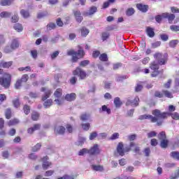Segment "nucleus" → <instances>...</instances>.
Wrapping results in <instances>:
<instances>
[{"label":"nucleus","instance_id":"39","mask_svg":"<svg viewBox=\"0 0 179 179\" xmlns=\"http://www.w3.org/2000/svg\"><path fill=\"white\" fill-rule=\"evenodd\" d=\"M20 13L22 17H29L30 16V14L29 13V11L24 10H21Z\"/></svg>","mask_w":179,"mask_h":179},{"label":"nucleus","instance_id":"35","mask_svg":"<svg viewBox=\"0 0 179 179\" xmlns=\"http://www.w3.org/2000/svg\"><path fill=\"white\" fill-rule=\"evenodd\" d=\"M1 17H10V13L3 11L0 13Z\"/></svg>","mask_w":179,"mask_h":179},{"label":"nucleus","instance_id":"16","mask_svg":"<svg viewBox=\"0 0 179 179\" xmlns=\"http://www.w3.org/2000/svg\"><path fill=\"white\" fill-rule=\"evenodd\" d=\"M13 64V62H3L1 61L0 62V66L1 68H10V66H12V64Z\"/></svg>","mask_w":179,"mask_h":179},{"label":"nucleus","instance_id":"54","mask_svg":"<svg viewBox=\"0 0 179 179\" xmlns=\"http://www.w3.org/2000/svg\"><path fill=\"white\" fill-rule=\"evenodd\" d=\"M86 141V138H80L79 141L76 143L77 145H83V143Z\"/></svg>","mask_w":179,"mask_h":179},{"label":"nucleus","instance_id":"45","mask_svg":"<svg viewBox=\"0 0 179 179\" xmlns=\"http://www.w3.org/2000/svg\"><path fill=\"white\" fill-rule=\"evenodd\" d=\"M158 138H159V139H160V141L165 140L166 139V132L162 131L161 133H159V134L158 135Z\"/></svg>","mask_w":179,"mask_h":179},{"label":"nucleus","instance_id":"60","mask_svg":"<svg viewBox=\"0 0 179 179\" xmlns=\"http://www.w3.org/2000/svg\"><path fill=\"white\" fill-rule=\"evenodd\" d=\"M171 10L172 13H179V9L177 7H171Z\"/></svg>","mask_w":179,"mask_h":179},{"label":"nucleus","instance_id":"46","mask_svg":"<svg viewBox=\"0 0 179 179\" xmlns=\"http://www.w3.org/2000/svg\"><path fill=\"white\" fill-rule=\"evenodd\" d=\"M13 103L14 107H15L16 108H17L20 106V102L19 101L18 99L13 100Z\"/></svg>","mask_w":179,"mask_h":179},{"label":"nucleus","instance_id":"50","mask_svg":"<svg viewBox=\"0 0 179 179\" xmlns=\"http://www.w3.org/2000/svg\"><path fill=\"white\" fill-rule=\"evenodd\" d=\"M170 29L172 31H179V26L177 25H171Z\"/></svg>","mask_w":179,"mask_h":179},{"label":"nucleus","instance_id":"51","mask_svg":"<svg viewBox=\"0 0 179 179\" xmlns=\"http://www.w3.org/2000/svg\"><path fill=\"white\" fill-rule=\"evenodd\" d=\"M21 86H22V81L20 80H17L15 85V89H20Z\"/></svg>","mask_w":179,"mask_h":179},{"label":"nucleus","instance_id":"33","mask_svg":"<svg viewBox=\"0 0 179 179\" xmlns=\"http://www.w3.org/2000/svg\"><path fill=\"white\" fill-rule=\"evenodd\" d=\"M114 104L115 106V107H121V101L120 100L119 97H117L114 100Z\"/></svg>","mask_w":179,"mask_h":179},{"label":"nucleus","instance_id":"21","mask_svg":"<svg viewBox=\"0 0 179 179\" xmlns=\"http://www.w3.org/2000/svg\"><path fill=\"white\" fill-rule=\"evenodd\" d=\"M54 96L55 97L59 99V97L62 96V90L61 88L57 89L56 91L54 92Z\"/></svg>","mask_w":179,"mask_h":179},{"label":"nucleus","instance_id":"63","mask_svg":"<svg viewBox=\"0 0 179 179\" xmlns=\"http://www.w3.org/2000/svg\"><path fill=\"white\" fill-rule=\"evenodd\" d=\"M31 55L33 57V58H37V50H31Z\"/></svg>","mask_w":179,"mask_h":179},{"label":"nucleus","instance_id":"38","mask_svg":"<svg viewBox=\"0 0 179 179\" xmlns=\"http://www.w3.org/2000/svg\"><path fill=\"white\" fill-rule=\"evenodd\" d=\"M89 118H90V115H87L86 113H84L80 116V120L82 121H87Z\"/></svg>","mask_w":179,"mask_h":179},{"label":"nucleus","instance_id":"8","mask_svg":"<svg viewBox=\"0 0 179 179\" xmlns=\"http://www.w3.org/2000/svg\"><path fill=\"white\" fill-rule=\"evenodd\" d=\"M100 152V148H99V145L97 144H94L90 150H88L89 155H99Z\"/></svg>","mask_w":179,"mask_h":179},{"label":"nucleus","instance_id":"36","mask_svg":"<svg viewBox=\"0 0 179 179\" xmlns=\"http://www.w3.org/2000/svg\"><path fill=\"white\" fill-rule=\"evenodd\" d=\"M178 177H179V169L176 170V171H175V173H173V174L171 176L170 178H171V179H176V178H178Z\"/></svg>","mask_w":179,"mask_h":179},{"label":"nucleus","instance_id":"10","mask_svg":"<svg viewBox=\"0 0 179 179\" xmlns=\"http://www.w3.org/2000/svg\"><path fill=\"white\" fill-rule=\"evenodd\" d=\"M97 12V7L92 6L88 12H84L83 13V16H92V15H94Z\"/></svg>","mask_w":179,"mask_h":179},{"label":"nucleus","instance_id":"25","mask_svg":"<svg viewBox=\"0 0 179 179\" xmlns=\"http://www.w3.org/2000/svg\"><path fill=\"white\" fill-rule=\"evenodd\" d=\"M129 148H130V149L131 148H134V151L135 152V153H139V151H140L139 147L136 146V145L134 143L131 142L130 143V147Z\"/></svg>","mask_w":179,"mask_h":179},{"label":"nucleus","instance_id":"31","mask_svg":"<svg viewBox=\"0 0 179 179\" xmlns=\"http://www.w3.org/2000/svg\"><path fill=\"white\" fill-rule=\"evenodd\" d=\"M15 30H16L18 32L22 31L23 30V27H22V24H15L14 26Z\"/></svg>","mask_w":179,"mask_h":179},{"label":"nucleus","instance_id":"55","mask_svg":"<svg viewBox=\"0 0 179 179\" xmlns=\"http://www.w3.org/2000/svg\"><path fill=\"white\" fill-rule=\"evenodd\" d=\"M40 148H41V144L38 143L33 148V151L37 152V150H40Z\"/></svg>","mask_w":179,"mask_h":179},{"label":"nucleus","instance_id":"59","mask_svg":"<svg viewBox=\"0 0 179 179\" xmlns=\"http://www.w3.org/2000/svg\"><path fill=\"white\" fill-rule=\"evenodd\" d=\"M100 55V52L99 50H95L92 53V57L94 58H97Z\"/></svg>","mask_w":179,"mask_h":179},{"label":"nucleus","instance_id":"28","mask_svg":"<svg viewBox=\"0 0 179 179\" xmlns=\"http://www.w3.org/2000/svg\"><path fill=\"white\" fill-rule=\"evenodd\" d=\"M19 47V42H17V40L14 39L11 44V48L12 50H15V48H17Z\"/></svg>","mask_w":179,"mask_h":179},{"label":"nucleus","instance_id":"47","mask_svg":"<svg viewBox=\"0 0 179 179\" xmlns=\"http://www.w3.org/2000/svg\"><path fill=\"white\" fill-rule=\"evenodd\" d=\"M120 138V134L118 133H114L110 138L112 141H114L115 139H118Z\"/></svg>","mask_w":179,"mask_h":179},{"label":"nucleus","instance_id":"56","mask_svg":"<svg viewBox=\"0 0 179 179\" xmlns=\"http://www.w3.org/2000/svg\"><path fill=\"white\" fill-rule=\"evenodd\" d=\"M171 117L173 118V120H179V114L177 113H172L171 115Z\"/></svg>","mask_w":179,"mask_h":179},{"label":"nucleus","instance_id":"15","mask_svg":"<svg viewBox=\"0 0 179 179\" xmlns=\"http://www.w3.org/2000/svg\"><path fill=\"white\" fill-rule=\"evenodd\" d=\"M81 13L80 11H76L74 12V16L76 17V22H78V23H80V22H82V20H83V17L81 16Z\"/></svg>","mask_w":179,"mask_h":179},{"label":"nucleus","instance_id":"62","mask_svg":"<svg viewBox=\"0 0 179 179\" xmlns=\"http://www.w3.org/2000/svg\"><path fill=\"white\" fill-rule=\"evenodd\" d=\"M52 29H55V24L50 23L48 25V30H52Z\"/></svg>","mask_w":179,"mask_h":179},{"label":"nucleus","instance_id":"24","mask_svg":"<svg viewBox=\"0 0 179 179\" xmlns=\"http://www.w3.org/2000/svg\"><path fill=\"white\" fill-rule=\"evenodd\" d=\"M87 34H89V29H87L86 27H83L81 29V36H83V37H86Z\"/></svg>","mask_w":179,"mask_h":179},{"label":"nucleus","instance_id":"11","mask_svg":"<svg viewBox=\"0 0 179 179\" xmlns=\"http://www.w3.org/2000/svg\"><path fill=\"white\" fill-rule=\"evenodd\" d=\"M162 16V17H167L169 23H172L176 18V15H174V14H169L167 13H163Z\"/></svg>","mask_w":179,"mask_h":179},{"label":"nucleus","instance_id":"43","mask_svg":"<svg viewBox=\"0 0 179 179\" xmlns=\"http://www.w3.org/2000/svg\"><path fill=\"white\" fill-rule=\"evenodd\" d=\"M163 94H164V96L166 97H168L169 99H173V94H171V92L167 90L163 91Z\"/></svg>","mask_w":179,"mask_h":179},{"label":"nucleus","instance_id":"4","mask_svg":"<svg viewBox=\"0 0 179 179\" xmlns=\"http://www.w3.org/2000/svg\"><path fill=\"white\" fill-rule=\"evenodd\" d=\"M0 85L3 87H9L10 85V75L6 73L3 78H0Z\"/></svg>","mask_w":179,"mask_h":179},{"label":"nucleus","instance_id":"26","mask_svg":"<svg viewBox=\"0 0 179 179\" xmlns=\"http://www.w3.org/2000/svg\"><path fill=\"white\" fill-rule=\"evenodd\" d=\"M93 170H95V171H103L104 169L102 166L100 165H92Z\"/></svg>","mask_w":179,"mask_h":179},{"label":"nucleus","instance_id":"30","mask_svg":"<svg viewBox=\"0 0 179 179\" xmlns=\"http://www.w3.org/2000/svg\"><path fill=\"white\" fill-rule=\"evenodd\" d=\"M168 145H169V140L167 139L162 140L161 148H167Z\"/></svg>","mask_w":179,"mask_h":179},{"label":"nucleus","instance_id":"49","mask_svg":"<svg viewBox=\"0 0 179 179\" xmlns=\"http://www.w3.org/2000/svg\"><path fill=\"white\" fill-rule=\"evenodd\" d=\"M178 43V41L173 40L169 43V45H170V47L174 48V47H176V45H177Z\"/></svg>","mask_w":179,"mask_h":179},{"label":"nucleus","instance_id":"40","mask_svg":"<svg viewBox=\"0 0 179 179\" xmlns=\"http://www.w3.org/2000/svg\"><path fill=\"white\" fill-rule=\"evenodd\" d=\"M17 124H19V120L14 119L8 122V126L12 127V125H16Z\"/></svg>","mask_w":179,"mask_h":179},{"label":"nucleus","instance_id":"19","mask_svg":"<svg viewBox=\"0 0 179 179\" xmlns=\"http://www.w3.org/2000/svg\"><path fill=\"white\" fill-rule=\"evenodd\" d=\"M55 134H62L65 132V129L62 126L57 127L55 129Z\"/></svg>","mask_w":179,"mask_h":179},{"label":"nucleus","instance_id":"27","mask_svg":"<svg viewBox=\"0 0 179 179\" xmlns=\"http://www.w3.org/2000/svg\"><path fill=\"white\" fill-rule=\"evenodd\" d=\"M135 13V10L132 8H129L126 10L127 16H132Z\"/></svg>","mask_w":179,"mask_h":179},{"label":"nucleus","instance_id":"58","mask_svg":"<svg viewBox=\"0 0 179 179\" xmlns=\"http://www.w3.org/2000/svg\"><path fill=\"white\" fill-rule=\"evenodd\" d=\"M18 70L21 72L23 71H26L27 72H29V71H30V66L20 67L18 69Z\"/></svg>","mask_w":179,"mask_h":179},{"label":"nucleus","instance_id":"44","mask_svg":"<svg viewBox=\"0 0 179 179\" xmlns=\"http://www.w3.org/2000/svg\"><path fill=\"white\" fill-rule=\"evenodd\" d=\"M171 157L173 159H176V160H179V152H173L171 153Z\"/></svg>","mask_w":179,"mask_h":179},{"label":"nucleus","instance_id":"23","mask_svg":"<svg viewBox=\"0 0 179 179\" xmlns=\"http://www.w3.org/2000/svg\"><path fill=\"white\" fill-rule=\"evenodd\" d=\"M43 106L45 108H48V107H51L52 106V99H48L44 102Z\"/></svg>","mask_w":179,"mask_h":179},{"label":"nucleus","instance_id":"14","mask_svg":"<svg viewBox=\"0 0 179 179\" xmlns=\"http://www.w3.org/2000/svg\"><path fill=\"white\" fill-rule=\"evenodd\" d=\"M138 103H139V97H136L135 99H134V101H127V102L126 103V104L127 105V106H138Z\"/></svg>","mask_w":179,"mask_h":179},{"label":"nucleus","instance_id":"7","mask_svg":"<svg viewBox=\"0 0 179 179\" xmlns=\"http://www.w3.org/2000/svg\"><path fill=\"white\" fill-rule=\"evenodd\" d=\"M73 75H78L80 76V79H85V78H86V72L82 70L80 67H78L74 71H73Z\"/></svg>","mask_w":179,"mask_h":179},{"label":"nucleus","instance_id":"61","mask_svg":"<svg viewBox=\"0 0 179 179\" xmlns=\"http://www.w3.org/2000/svg\"><path fill=\"white\" fill-rule=\"evenodd\" d=\"M52 174H54V171L50 170V171H46L45 173V177H50V176H52Z\"/></svg>","mask_w":179,"mask_h":179},{"label":"nucleus","instance_id":"48","mask_svg":"<svg viewBox=\"0 0 179 179\" xmlns=\"http://www.w3.org/2000/svg\"><path fill=\"white\" fill-rule=\"evenodd\" d=\"M82 128L84 131H89V128H90V124L89 123L83 124L82 125Z\"/></svg>","mask_w":179,"mask_h":179},{"label":"nucleus","instance_id":"52","mask_svg":"<svg viewBox=\"0 0 179 179\" xmlns=\"http://www.w3.org/2000/svg\"><path fill=\"white\" fill-rule=\"evenodd\" d=\"M11 114H12V112L10 111V110L7 109L6 111V118H7V120H9V118H10Z\"/></svg>","mask_w":179,"mask_h":179},{"label":"nucleus","instance_id":"32","mask_svg":"<svg viewBox=\"0 0 179 179\" xmlns=\"http://www.w3.org/2000/svg\"><path fill=\"white\" fill-rule=\"evenodd\" d=\"M89 153V150L84 148L83 150H80L78 152L79 156H85V155Z\"/></svg>","mask_w":179,"mask_h":179},{"label":"nucleus","instance_id":"9","mask_svg":"<svg viewBox=\"0 0 179 179\" xmlns=\"http://www.w3.org/2000/svg\"><path fill=\"white\" fill-rule=\"evenodd\" d=\"M41 92H45V94L42 96L43 101L47 100V99H48V97L51 96V93H52V92L50 90H48L45 87H43L41 89Z\"/></svg>","mask_w":179,"mask_h":179},{"label":"nucleus","instance_id":"22","mask_svg":"<svg viewBox=\"0 0 179 179\" xmlns=\"http://www.w3.org/2000/svg\"><path fill=\"white\" fill-rule=\"evenodd\" d=\"M147 34H148V36H149V37L155 36V31L153 30V29L150 27L147 28Z\"/></svg>","mask_w":179,"mask_h":179},{"label":"nucleus","instance_id":"2","mask_svg":"<svg viewBox=\"0 0 179 179\" xmlns=\"http://www.w3.org/2000/svg\"><path fill=\"white\" fill-rule=\"evenodd\" d=\"M68 55H73V62H76L79 58H83L85 56V51L82 50L80 46H78V52H75L73 50H71L67 52Z\"/></svg>","mask_w":179,"mask_h":179},{"label":"nucleus","instance_id":"20","mask_svg":"<svg viewBox=\"0 0 179 179\" xmlns=\"http://www.w3.org/2000/svg\"><path fill=\"white\" fill-rule=\"evenodd\" d=\"M38 129H40V124H35L34 127L28 129V134H33L34 131H37Z\"/></svg>","mask_w":179,"mask_h":179},{"label":"nucleus","instance_id":"6","mask_svg":"<svg viewBox=\"0 0 179 179\" xmlns=\"http://www.w3.org/2000/svg\"><path fill=\"white\" fill-rule=\"evenodd\" d=\"M150 69H152V73L151 74V76L152 78H155L159 75V64L156 62H153L152 63L150 64Z\"/></svg>","mask_w":179,"mask_h":179},{"label":"nucleus","instance_id":"42","mask_svg":"<svg viewBox=\"0 0 179 179\" xmlns=\"http://www.w3.org/2000/svg\"><path fill=\"white\" fill-rule=\"evenodd\" d=\"M20 80L22 83H26V82H27V80H29V76L27 74L23 75Z\"/></svg>","mask_w":179,"mask_h":179},{"label":"nucleus","instance_id":"34","mask_svg":"<svg viewBox=\"0 0 179 179\" xmlns=\"http://www.w3.org/2000/svg\"><path fill=\"white\" fill-rule=\"evenodd\" d=\"M99 59L100 61L106 62L108 60V57L106 53H103L99 56Z\"/></svg>","mask_w":179,"mask_h":179},{"label":"nucleus","instance_id":"53","mask_svg":"<svg viewBox=\"0 0 179 179\" xmlns=\"http://www.w3.org/2000/svg\"><path fill=\"white\" fill-rule=\"evenodd\" d=\"M24 111L26 115H27V114H29V113H30V107L28 106L27 105H25L24 106Z\"/></svg>","mask_w":179,"mask_h":179},{"label":"nucleus","instance_id":"29","mask_svg":"<svg viewBox=\"0 0 179 179\" xmlns=\"http://www.w3.org/2000/svg\"><path fill=\"white\" fill-rule=\"evenodd\" d=\"M40 117V115L37 112H33L31 115V118L34 121H37Z\"/></svg>","mask_w":179,"mask_h":179},{"label":"nucleus","instance_id":"37","mask_svg":"<svg viewBox=\"0 0 179 179\" xmlns=\"http://www.w3.org/2000/svg\"><path fill=\"white\" fill-rule=\"evenodd\" d=\"M12 3V1L10 0H1V5L3 6H6L8 5H10Z\"/></svg>","mask_w":179,"mask_h":179},{"label":"nucleus","instance_id":"64","mask_svg":"<svg viewBox=\"0 0 179 179\" xmlns=\"http://www.w3.org/2000/svg\"><path fill=\"white\" fill-rule=\"evenodd\" d=\"M57 179H73V178H72L69 176L65 175V176H62V178H59Z\"/></svg>","mask_w":179,"mask_h":179},{"label":"nucleus","instance_id":"57","mask_svg":"<svg viewBox=\"0 0 179 179\" xmlns=\"http://www.w3.org/2000/svg\"><path fill=\"white\" fill-rule=\"evenodd\" d=\"M90 62L89 60H84L80 63V66H86V65H89Z\"/></svg>","mask_w":179,"mask_h":179},{"label":"nucleus","instance_id":"17","mask_svg":"<svg viewBox=\"0 0 179 179\" xmlns=\"http://www.w3.org/2000/svg\"><path fill=\"white\" fill-rule=\"evenodd\" d=\"M65 99L67 101H73L76 99V94L75 93L68 94L66 95Z\"/></svg>","mask_w":179,"mask_h":179},{"label":"nucleus","instance_id":"3","mask_svg":"<svg viewBox=\"0 0 179 179\" xmlns=\"http://www.w3.org/2000/svg\"><path fill=\"white\" fill-rule=\"evenodd\" d=\"M155 59H158L159 65H164L167 62V54L162 55V53H155L154 55Z\"/></svg>","mask_w":179,"mask_h":179},{"label":"nucleus","instance_id":"1","mask_svg":"<svg viewBox=\"0 0 179 179\" xmlns=\"http://www.w3.org/2000/svg\"><path fill=\"white\" fill-rule=\"evenodd\" d=\"M152 115L155 117L150 115H143L139 116V120H150L151 122H157V125H160L163 122V120L159 122V120H164V118H167V117L170 116V113H161L160 110L157 109L152 110Z\"/></svg>","mask_w":179,"mask_h":179},{"label":"nucleus","instance_id":"18","mask_svg":"<svg viewBox=\"0 0 179 179\" xmlns=\"http://www.w3.org/2000/svg\"><path fill=\"white\" fill-rule=\"evenodd\" d=\"M100 113H106V114H111V109H110L107 106L103 105L100 109Z\"/></svg>","mask_w":179,"mask_h":179},{"label":"nucleus","instance_id":"13","mask_svg":"<svg viewBox=\"0 0 179 179\" xmlns=\"http://www.w3.org/2000/svg\"><path fill=\"white\" fill-rule=\"evenodd\" d=\"M136 8L141 10V12H148V9H149V6L148 5L143 4H137Z\"/></svg>","mask_w":179,"mask_h":179},{"label":"nucleus","instance_id":"41","mask_svg":"<svg viewBox=\"0 0 179 179\" xmlns=\"http://www.w3.org/2000/svg\"><path fill=\"white\" fill-rule=\"evenodd\" d=\"M109 37H110V33H108V32H103L102 33L103 41H106V40H107V38H108Z\"/></svg>","mask_w":179,"mask_h":179},{"label":"nucleus","instance_id":"12","mask_svg":"<svg viewBox=\"0 0 179 179\" xmlns=\"http://www.w3.org/2000/svg\"><path fill=\"white\" fill-rule=\"evenodd\" d=\"M47 160H48V157H45L43 159V169H44V170H47V169H48L49 167H50V166H52L51 162H48Z\"/></svg>","mask_w":179,"mask_h":179},{"label":"nucleus","instance_id":"5","mask_svg":"<svg viewBox=\"0 0 179 179\" xmlns=\"http://www.w3.org/2000/svg\"><path fill=\"white\" fill-rule=\"evenodd\" d=\"M131 150V148L126 147L124 148V144L122 143H119L117 147V152L120 156H124L127 152H129Z\"/></svg>","mask_w":179,"mask_h":179}]
</instances>
